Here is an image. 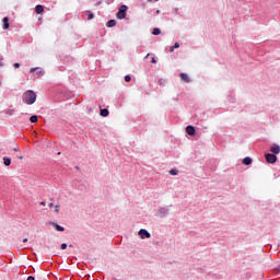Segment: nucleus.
Returning <instances> with one entry per match:
<instances>
[{
	"instance_id": "nucleus-22",
	"label": "nucleus",
	"mask_w": 280,
	"mask_h": 280,
	"mask_svg": "<svg viewBox=\"0 0 280 280\" xmlns=\"http://www.w3.org/2000/svg\"><path fill=\"white\" fill-rule=\"evenodd\" d=\"M94 16H95V15H94L93 13H89L88 20L91 21L92 19H94Z\"/></svg>"
},
{
	"instance_id": "nucleus-31",
	"label": "nucleus",
	"mask_w": 280,
	"mask_h": 280,
	"mask_svg": "<svg viewBox=\"0 0 280 280\" xmlns=\"http://www.w3.org/2000/svg\"><path fill=\"white\" fill-rule=\"evenodd\" d=\"M174 49H176V48H174V46H172V47L170 48L171 54H174Z\"/></svg>"
},
{
	"instance_id": "nucleus-21",
	"label": "nucleus",
	"mask_w": 280,
	"mask_h": 280,
	"mask_svg": "<svg viewBox=\"0 0 280 280\" xmlns=\"http://www.w3.org/2000/svg\"><path fill=\"white\" fill-rule=\"evenodd\" d=\"M130 80H132V78L127 74V75L125 77V82H130Z\"/></svg>"
},
{
	"instance_id": "nucleus-14",
	"label": "nucleus",
	"mask_w": 280,
	"mask_h": 280,
	"mask_svg": "<svg viewBox=\"0 0 280 280\" xmlns=\"http://www.w3.org/2000/svg\"><path fill=\"white\" fill-rule=\"evenodd\" d=\"M100 115H101V117H108L109 112H108V109L103 108V109H101Z\"/></svg>"
},
{
	"instance_id": "nucleus-2",
	"label": "nucleus",
	"mask_w": 280,
	"mask_h": 280,
	"mask_svg": "<svg viewBox=\"0 0 280 280\" xmlns=\"http://www.w3.org/2000/svg\"><path fill=\"white\" fill-rule=\"evenodd\" d=\"M126 12H128V7L122 4L117 12V19H126Z\"/></svg>"
},
{
	"instance_id": "nucleus-19",
	"label": "nucleus",
	"mask_w": 280,
	"mask_h": 280,
	"mask_svg": "<svg viewBox=\"0 0 280 280\" xmlns=\"http://www.w3.org/2000/svg\"><path fill=\"white\" fill-rule=\"evenodd\" d=\"M170 174H171V176H178V170L172 168V170L170 171Z\"/></svg>"
},
{
	"instance_id": "nucleus-11",
	"label": "nucleus",
	"mask_w": 280,
	"mask_h": 280,
	"mask_svg": "<svg viewBox=\"0 0 280 280\" xmlns=\"http://www.w3.org/2000/svg\"><path fill=\"white\" fill-rule=\"evenodd\" d=\"M180 80L187 83L191 82V80L189 79V75L185 72L180 73Z\"/></svg>"
},
{
	"instance_id": "nucleus-37",
	"label": "nucleus",
	"mask_w": 280,
	"mask_h": 280,
	"mask_svg": "<svg viewBox=\"0 0 280 280\" xmlns=\"http://www.w3.org/2000/svg\"><path fill=\"white\" fill-rule=\"evenodd\" d=\"M23 242H24V243L27 242V238H24Z\"/></svg>"
},
{
	"instance_id": "nucleus-20",
	"label": "nucleus",
	"mask_w": 280,
	"mask_h": 280,
	"mask_svg": "<svg viewBox=\"0 0 280 280\" xmlns=\"http://www.w3.org/2000/svg\"><path fill=\"white\" fill-rule=\"evenodd\" d=\"M152 34L153 36H159V34H161V28H153Z\"/></svg>"
},
{
	"instance_id": "nucleus-16",
	"label": "nucleus",
	"mask_w": 280,
	"mask_h": 280,
	"mask_svg": "<svg viewBox=\"0 0 280 280\" xmlns=\"http://www.w3.org/2000/svg\"><path fill=\"white\" fill-rule=\"evenodd\" d=\"M253 163V159L252 158H245L244 160H243V165H250Z\"/></svg>"
},
{
	"instance_id": "nucleus-6",
	"label": "nucleus",
	"mask_w": 280,
	"mask_h": 280,
	"mask_svg": "<svg viewBox=\"0 0 280 280\" xmlns=\"http://www.w3.org/2000/svg\"><path fill=\"white\" fill-rule=\"evenodd\" d=\"M35 71L37 78H43V75H45V71H43L40 68H31L30 73H35Z\"/></svg>"
},
{
	"instance_id": "nucleus-15",
	"label": "nucleus",
	"mask_w": 280,
	"mask_h": 280,
	"mask_svg": "<svg viewBox=\"0 0 280 280\" xmlns=\"http://www.w3.org/2000/svg\"><path fill=\"white\" fill-rule=\"evenodd\" d=\"M3 164H4L7 167H9V165L12 164V159H10V158H3Z\"/></svg>"
},
{
	"instance_id": "nucleus-27",
	"label": "nucleus",
	"mask_w": 280,
	"mask_h": 280,
	"mask_svg": "<svg viewBox=\"0 0 280 280\" xmlns=\"http://www.w3.org/2000/svg\"><path fill=\"white\" fill-rule=\"evenodd\" d=\"M60 211V206H55V212L58 213Z\"/></svg>"
},
{
	"instance_id": "nucleus-13",
	"label": "nucleus",
	"mask_w": 280,
	"mask_h": 280,
	"mask_svg": "<svg viewBox=\"0 0 280 280\" xmlns=\"http://www.w3.org/2000/svg\"><path fill=\"white\" fill-rule=\"evenodd\" d=\"M2 22H3V30H8V27H10V22L8 18H3Z\"/></svg>"
},
{
	"instance_id": "nucleus-17",
	"label": "nucleus",
	"mask_w": 280,
	"mask_h": 280,
	"mask_svg": "<svg viewBox=\"0 0 280 280\" xmlns=\"http://www.w3.org/2000/svg\"><path fill=\"white\" fill-rule=\"evenodd\" d=\"M117 25V22L115 20H109L106 24L107 27H115Z\"/></svg>"
},
{
	"instance_id": "nucleus-26",
	"label": "nucleus",
	"mask_w": 280,
	"mask_h": 280,
	"mask_svg": "<svg viewBox=\"0 0 280 280\" xmlns=\"http://www.w3.org/2000/svg\"><path fill=\"white\" fill-rule=\"evenodd\" d=\"M13 67H14V69H19V67H21V63H19V62L13 63Z\"/></svg>"
},
{
	"instance_id": "nucleus-1",
	"label": "nucleus",
	"mask_w": 280,
	"mask_h": 280,
	"mask_svg": "<svg viewBox=\"0 0 280 280\" xmlns=\"http://www.w3.org/2000/svg\"><path fill=\"white\" fill-rule=\"evenodd\" d=\"M22 101L24 104H27L28 106H32L36 102V94L32 90H27L23 93Z\"/></svg>"
},
{
	"instance_id": "nucleus-23",
	"label": "nucleus",
	"mask_w": 280,
	"mask_h": 280,
	"mask_svg": "<svg viewBox=\"0 0 280 280\" xmlns=\"http://www.w3.org/2000/svg\"><path fill=\"white\" fill-rule=\"evenodd\" d=\"M61 250H67V244L66 243L61 244Z\"/></svg>"
},
{
	"instance_id": "nucleus-25",
	"label": "nucleus",
	"mask_w": 280,
	"mask_h": 280,
	"mask_svg": "<svg viewBox=\"0 0 280 280\" xmlns=\"http://www.w3.org/2000/svg\"><path fill=\"white\" fill-rule=\"evenodd\" d=\"M0 67H3V56L0 55Z\"/></svg>"
},
{
	"instance_id": "nucleus-35",
	"label": "nucleus",
	"mask_w": 280,
	"mask_h": 280,
	"mask_svg": "<svg viewBox=\"0 0 280 280\" xmlns=\"http://www.w3.org/2000/svg\"><path fill=\"white\" fill-rule=\"evenodd\" d=\"M156 14H161V10H158V11H156Z\"/></svg>"
},
{
	"instance_id": "nucleus-9",
	"label": "nucleus",
	"mask_w": 280,
	"mask_h": 280,
	"mask_svg": "<svg viewBox=\"0 0 280 280\" xmlns=\"http://www.w3.org/2000/svg\"><path fill=\"white\" fill-rule=\"evenodd\" d=\"M270 152H272L273 154H279L280 153L279 144H272L270 148Z\"/></svg>"
},
{
	"instance_id": "nucleus-33",
	"label": "nucleus",
	"mask_w": 280,
	"mask_h": 280,
	"mask_svg": "<svg viewBox=\"0 0 280 280\" xmlns=\"http://www.w3.org/2000/svg\"><path fill=\"white\" fill-rule=\"evenodd\" d=\"M14 152H19V148H14Z\"/></svg>"
},
{
	"instance_id": "nucleus-34",
	"label": "nucleus",
	"mask_w": 280,
	"mask_h": 280,
	"mask_svg": "<svg viewBox=\"0 0 280 280\" xmlns=\"http://www.w3.org/2000/svg\"><path fill=\"white\" fill-rule=\"evenodd\" d=\"M277 271L280 272V265L278 266Z\"/></svg>"
},
{
	"instance_id": "nucleus-10",
	"label": "nucleus",
	"mask_w": 280,
	"mask_h": 280,
	"mask_svg": "<svg viewBox=\"0 0 280 280\" xmlns=\"http://www.w3.org/2000/svg\"><path fill=\"white\" fill-rule=\"evenodd\" d=\"M50 226L55 228V230L58 232L65 231V228H62V225H58L56 222H50Z\"/></svg>"
},
{
	"instance_id": "nucleus-7",
	"label": "nucleus",
	"mask_w": 280,
	"mask_h": 280,
	"mask_svg": "<svg viewBox=\"0 0 280 280\" xmlns=\"http://www.w3.org/2000/svg\"><path fill=\"white\" fill-rule=\"evenodd\" d=\"M172 12L175 16H183V9L178 7H173Z\"/></svg>"
},
{
	"instance_id": "nucleus-3",
	"label": "nucleus",
	"mask_w": 280,
	"mask_h": 280,
	"mask_svg": "<svg viewBox=\"0 0 280 280\" xmlns=\"http://www.w3.org/2000/svg\"><path fill=\"white\" fill-rule=\"evenodd\" d=\"M158 215H159V218H166V215H170V207L159 208Z\"/></svg>"
},
{
	"instance_id": "nucleus-29",
	"label": "nucleus",
	"mask_w": 280,
	"mask_h": 280,
	"mask_svg": "<svg viewBox=\"0 0 280 280\" xmlns=\"http://www.w3.org/2000/svg\"><path fill=\"white\" fill-rule=\"evenodd\" d=\"M8 115H14V109L9 110Z\"/></svg>"
},
{
	"instance_id": "nucleus-5",
	"label": "nucleus",
	"mask_w": 280,
	"mask_h": 280,
	"mask_svg": "<svg viewBox=\"0 0 280 280\" xmlns=\"http://www.w3.org/2000/svg\"><path fill=\"white\" fill-rule=\"evenodd\" d=\"M265 159L267 161V163H277V155L272 154V153H267L265 155Z\"/></svg>"
},
{
	"instance_id": "nucleus-32",
	"label": "nucleus",
	"mask_w": 280,
	"mask_h": 280,
	"mask_svg": "<svg viewBox=\"0 0 280 280\" xmlns=\"http://www.w3.org/2000/svg\"><path fill=\"white\" fill-rule=\"evenodd\" d=\"M40 205H42V207H45V201H42Z\"/></svg>"
},
{
	"instance_id": "nucleus-8",
	"label": "nucleus",
	"mask_w": 280,
	"mask_h": 280,
	"mask_svg": "<svg viewBox=\"0 0 280 280\" xmlns=\"http://www.w3.org/2000/svg\"><path fill=\"white\" fill-rule=\"evenodd\" d=\"M186 132L187 135H189V137H194V135H196V128L191 125L186 127Z\"/></svg>"
},
{
	"instance_id": "nucleus-28",
	"label": "nucleus",
	"mask_w": 280,
	"mask_h": 280,
	"mask_svg": "<svg viewBox=\"0 0 280 280\" xmlns=\"http://www.w3.org/2000/svg\"><path fill=\"white\" fill-rule=\"evenodd\" d=\"M151 62H152L153 65H156V58L152 57Z\"/></svg>"
},
{
	"instance_id": "nucleus-36",
	"label": "nucleus",
	"mask_w": 280,
	"mask_h": 280,
	"mask_svg": "<svg viewBox=\"0 0 280 280\" xmlns=\"http://www.w3.org/2000/svg\"><path fill=\"white\" fill-rule=\"evenodd\" d=\"M48 207H54V203H48Z\"/></svg>"
},
{
	"instance_id": "nucleus-38",
	"label": "nucleus",
	"mask_w": 280,
	"mask_h": 280,
	"mask_svg": "<svg viewBox=\"0 0 280 280\" xmlns=\"http://www.w3.org/2000/svg\"><path fill=\"white\" fill-rule=\"evenodd\" d=\"M148 1H152V0H148Z\"/></svg>"
},
{
	"instance_id": "nucleus-4",
	"label": "nucleus",
	"mask_w": 280,
	"mask_h": 280,
	"mask_svg": "<svg viewBox=\"0 0 280 280\" xmlns=\"http://www.w3.org/2000/svg\"><path fill=\"white\" fill-rule=\"evenodd\" d=\"M138 235L140 237V240H150V237H152V235L150 234V232H148V230L145 229H141L138 232Z\"/></svg>"
},
{
	"instance_id": "nucleus-30",
	"label": "nucleus",
	"mask_w": 280,
	"mask_h": 280,
	"mask_svg": "<svg viewBox=\"0 0 280 280\" xmlns=\"http://www.w3.org/2000/svg\"><path fill=\"white\" fill-rule=\"evenodd\" d=\"M26 280H35L34 276H28Z\"/></svg>"
},
{
	"instance_id": "nucleus-12",
	"label": "nucleus",
	"mask_w": 280,
	"mask_h": 280,
	"mask_svg": "<svg viewBox=\"0 0 280 280\" xmlns=\"http://www.w3.org/2000/svg\"><path fill=\"white\" fill-rule=\"evenodd\" d=\"M44 10H45V8L43 5H40V4H37L35 7L36 14H43Z\"/></svg>"
},
{
	"instance_id": "nucleus-24",
	"label": "nucleus",
	"mask_w": 280,
	"mask_h": 280,
	"mask_svg": "<svg viewBox=\"0 0 280 280\" xmlns=\"http://www.w3.org/2000/svg\"><path fill=\"white\" fill-rule=\"evenodd\" d=\"M173 47H174L175 49H178V47H180V44L177 42V43L174 44Z\"/></svg>"
},
{
	"instance_id": "nucleus-18",
	"label": "nucleus",
	"mask_w": 280,
	"mask_h": 280,
	"mask_svg": "<svg viewBox=\"0 0 280 280\" xmlns=\"http://www.w3.org/2000/svg\"><path fill=\"white\" fill-rule=\"evenodd\" d=\"M30 121L31 124H36L38 121V116L36 115L31 116Z\"/></svg>"
}]
</instances>
